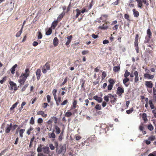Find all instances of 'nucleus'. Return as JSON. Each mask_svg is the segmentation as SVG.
Listing matches in <instances>:
<instances>
[{
  "instance_id": "f257e3e1",
  "label": "nucleus",
  "mask_w": 156,
  "mask_h": 156,
  "mask_svg": "<svg viewBox=\"0 0 156 156\" xmlns=\"http://www.w3.org/2000/svg\"><path fill=\"white\" fill-rule=\"evenodd\" d=\"M43 145L40 144L38 145L37 149V151L38 153L41 152L42 151L44 154L48 155V156H52L54 153L53 152H50L49 147L48 146H44L43 147Z\"/></svg>"
},
{
  "instance_id": "f03ea898",
  "label": "nucleus",
  "mask_w": 156,
  "mask_h": 156,
  "mask_svg": "<svg viewBox=\"0 0 156 156\" xmlns=\"http://www.w3.org/2000/svg\"><path fill=\"white\" fill-rule=\"evenodd\" d=\"M66 150V145L65 144L63 145H60L56 149V152L58 154L63 153L64 154Z\"/></svg>"
},
{
  "instance_id": "7ed1b4c3",
  "label": "nucleus",
  "mask_w": 156,
  "mask_h": 156,
  "mask_svg": "<svg viewBox=\"0 0 156 156\" xmlns=\"http://www.w3.org/2000/svg\"><path fill=\"white\" fill-rule=\"evenodd\" d=\"M140 38L139 37V35L138 34H136V35L135 39L134 41V47L136 52L137 53L139 52V47L138 46V42L139 40L140 39Z\"/></svg>"
},
{
  "instance_id": "20e7f679",
  "label": "nucleus",
  "mask_w": 156,
  "mask_h": 156,
  "mask_svg": "<svg viewBox=\"0 0 156 156\" xmlns=\"http://www.w3.org/2000/svg\"><path fill=\"white\" fill-rule=\"evenodd\" d=\"M147 37L146 36L145 37V40L144 41V43H148L150 41L151 37L152 36V33L150 29H148L147 31Z\"/></svg>"
},
{
  "instance_id": "39448f33",
  "label": "nucleus",
  "mask_w": 156,
  "mask_h": 156,
  "mask_svg": "<svg viewBox=\"0 0 156 156\" xmlns=\"http://www.w3.org/2000/svg\"><path fill=\"white\" fill-rule=\"evenodd\" d=\"M50 69V65L49 62H47L44 65L42 69V71L43 73H46L47 72V70H49Z\"/></svg>"
},
{
  "instance_id": "423d86ee",
  "label": "nucleus",
  "mask_w": 156,
  "mask_h": 156,
  "mask_svg": "<svg viewBox=\"0 0 156 156\" xmlns=\"http://www.w3.org/2000/svg\"><path fill=\"white\" fill-rule=\"evenodd\" d=\"M26 79L23 77L22 75H21L20 77V79L18 80V81L20 83L19 87H21L23 85L25 81L26 80Z\"/></svg>"
},
{
  "instance_id": "0eeeda50",
  "label": "nucleus",
  "mask_w": 156,
  "mask_h": 156,
  "mask_svg": "<svg viewBox=\"0 0 156 156\" xmlns=\"http://www.w3.org/2000/svg\"><path fill=\"white\" fill-rule=\"evenodd\" d=\"M149 71V70L146 69L145 71L147 73H145L144 75V78H147L148 79H152L154 77V75H151L148 74L149 72H147V71Z\"/></svg>"
},
{
  "instance_id": "6e6552de",
  "label": "nucleus",
  "mask_w": 156,
  "mask_h": 156,
  "mask_svg": "<svg viewBox=\"0 0 156 156\" xmlns=\"http://www.w3.org/2000/svg\"><path fill=\"white\" fill-rule=\"evenodd\" d=\"M117 94L119 97H122V94L124 93V89L123 88L121 87H118L117 89Z\"/></svg>"
},
{
  "instance_id": "1a4fd4ad",
  "label": "nucleus",
  "mask_w": 156,
  "mask_h": 156,
  "mask_svg": "<svg viewBox=\"0 0 156 156\" xmlns=\"http://www.w3.org/2000/svg\"><path fill=\"white\" fill-rule=\"evenodd\" d=\"M9 84L11 86L10 90H12L13 89L14 91H16L17 89L18 88L16 86V84L13 81H11L9 82Z\"/></svg>"
},
{
  "instance_id": "9d476101",
  "label": "nucleus",
  "mask_w": 156,
  "mask_h": 156,
  "mask_svg": "<svg viewBox=\"0 0 156 156\" xmlns=\"http://www.w3.org/2000/svg\"><path fill=\"white\" fill-rule=\"evenodd\" d=\"M30 71L29 68H27L25 70V73L22 74L23 77L27 79L28 77L29 76Z\"/></svg>"
},
{
  "instance_id": "9b49d317",
  "label": "nucleus",
  "mask_w": 156,
  "mask_h": 156,
  "mask_svg": "<svg viewBox=\"0 0 156 156\" xmlns=\"http://www.w3.org/2000/svg\"><path fill=\"white\" fill-rule=\"evenodd\" d=\"M12 126V123H10L9 125L8 124L5 128V133H9L11 129Z\"/></svg>"
},
{
  "instance_id": "f8f14e48",
  "label": "nucleus",
  "mask_w": 156,
  "mask_h": 156,
  "mask_svg": "<svg viewBox=\"0 0 156 156\" xmlns=\"http://www.w3.org/2000/svg\"><path fill=\"white\" fill-rule=\"evenodd\" d=\"M108 17V16L107 15H102L100 18V19L102 20L103 22H105L106 24H107L108 23V22H106V21Z\"/></svg>"
},
{
  "instance_id": "ddd939ff",
  "label": "nucleus",
  "mask_w": 156,
  "mask_h": 156,
  "mask_svg": "<svg viewBox=\"0 0 156 156\" xmlns=\"http://www.w3.org/2000/svg\"><path fill=\"white\" fill-rule=\"evenodd\" d=\"M145 85L147 87L151 88L153 84L151 81H146L145 82Z\"/></svg>"
},
{
  "instance_id": "4468645a",
  "label": "nucleus",
  "mask_w": 156,
  "mask_h": 156,
  "mask_svg": "<svg viewBox=\"0 0 156 156\" xmlns=\"http://www.w3.org/2000/svg\"><path fill=\"white\" fill-rule=\"evenodd\" d=\"M41 70L40 69H37L36 72V75L37 78V80H39L41 76Z\"/></svg>"
},
{
  "instance_id": "2eb2a0df",
  "label": "nucleus",
  "mask_w": 156,
  "mask_h": 156,
  "mask_svg": "<svg viewBox=\"0 0 156 156\" xmlns=\"http://www.w3.org/2000/svg\"><path fill=\"white\" fill-rule=\"evenodd\" d=\"M139 129L140 131H142L143 134L144 135L146 134V131L144 130V127L143 126V124H141L139 126Z\"/></svg>"
},
{
  "instance_id": "dca6fc26",
  "label": "nucleus",
  "mask_w": 156,
  "mask_h": 156,
  "mask_svg": "<svg viewBox=\"0 0 156 156\" xmlns=\"http://www.w3.org/2000/svg\"><path fill=\"white\" fill-rule=\"evenodd\" d=\"M48 135L49 138L52 139V140L54 141L55 140L56 135L53 132L49 133L48 134Z\"/></svg>"
},
{
  "instance_id": "f3484780",
  "label": "nucleus",
  "mask_w": 156,
  "mask_h": 156,
  "mask_svg": "<svg viewBox=\"0 0 156 156\" xmlns=\"http://www.w3.org/2000/svg\"><path fill=\"white\" fill-rule=\"evenodd\" d=\"M37 115H41L44 118H46L47 116V114L44 113V112L42 111L38 112H37Z\"/></svg>"
},
{
  "instance_id": "a211bd4d",
  "label": "nucleus",
  "mask_w": 156,
  "mask_h": 156,
  "mask_svg": "<svg viewBox=\"0 0 156 156\" xmlns=\"http://www.w3.org/2000/svg\"><path fill=\"white\" fill-rule=\"evenodd\" d=\"M134 75L135 76V78L134 79L135 82H138L139 80L138 72L137 71H135L134 73Z\"/></svg>"
},
{
  "instance_id": "6ab92c4d",
  "label": "nucleus",
  "mask_w": 156,
  "mask_h": 156,
  "mask_svg": "<svg viewBox=\"0 0 156 156\" xmlns=\"http://www.w3.org/2000/svg\"><path fill=\"white\" fill-rule=\"evenodd\" d=\"M93 99L96 100L99 103H100L102 101V98H101L99 97L97 95L94 96L93 97Z\"/></svg>"
},
{
  "instance_id": "aec40b11",
  "label": "nucleus",
  "mask_w": 156,
  "mask_h": 156,
  "mask_svg": "<svg viewBox=\"0 0 156 156\" xmlns=\"http://www.w3.org/2000/svg\"><path fill=\"white\" fill-rule=\"evenodd\" d=\"M73 36L72 35H70L67 37V41L65 44L66 46H68L70 43L72 38Z\"/></svg>"
},
{
  "instance_id": "412c9836",
  "label": "nucleus",
  "mask_w": 156,
  "mask_h": 156,
  "mask_svg": "<svg viewBox=\"0 0 156 156\" xmlns=\"http://www.w3.org/2000/svg\"><path fill=\"white\" fill-rule=\"evenodd\" d=\"M133 14L134 16L136 17H138L139 15V13L138 11L136 10L135 9H133Z\"/></svg>"
},
{
  "instance_id": "4be33fe9",
  "label": "nucleus",
  "mask_w": 156,
  "mask_h": 156,
  "mask_svg": "<svg viewBox=\"0 0 156 156\" xmlns=\"http://www.w3.org/2000/svg\"><path fill=\"white\" fill-rule=\"evenodd\" d=\"M129 81V79L128 78H125L123 80V82L124 85L126 87H128L129 85L127 83Z\"/></svg>"
},
{
  "instance_id": "5701e85b",
  "label": "nucleus",
  "mask_w": 156,
  "mask_h": 156,
  "mask_svg": "<svg viewBox=\"0 0 156 156\" xmlns=\"http://www.w3.org/2000/svg\"><path fill=\"white\" fill-rule=\"evenodd\" d=\"M137 3V6L138 7L140 8H142V7L143 5L142 3V2L141 0H135Z\"/></svg>"
},
{
  "instance_id": "b1692460",
  "label": "nucleus",
  "mask_w": 156,
  "mask_h": 156,
  "mask_svg": "<svg viewBox=\"0 0 156 156\" xmlns=\"http://www.w3.org/2000/svg\"><path fill=\"white\" fill-rule=\"evenodd\" d=\"M96 138L94 135H92L90 137L88 138V140L89 141H90L91 142H94L96 140Z\"/></svg>"
},
{
  "instance_id": "393cba45",
  "label": "nucleus",
  "mask_w": 156,
  "mask_h": 156,
  "mask_svg": "<svg viewBox=\"0 0 156 156\" xmlns=\"http://www.w3.org/2000/svg\"><path fill=\"white\" fill-rule=\"evenodd\" d=\"M55 129V133L56 134H58L61 132V129L57 125L54 126Z\"/></svg>"
},
{
  "instance_id": "a878e982",
  "label": "nucleus",
  "mask_w": 156,
  "mask_h": 156,
  "mask_svg": "<svg viewBox=\"0 0 156 156\" xmlns=\"http://www.w3.org/2000/svg\"><path fill=\"white\" fill-rule=\"evenodd\" d=\"M58 22L59 21L57 20H56L54 21L51 24V27L53 29H54L56 27Z\"/></svg>"
},
{
  "instance_id": "bb28decb",
  "label": "nucleus",
  "mask_w": 156,
  "mask_h": 156,
  "mask_svg": "<svg viewBox=\"0 0 156 156\" xmlns=\"http://www.w3.org/2000/svg\"><path fill=\"white\" fill-rule=\"evenodd\" d=\"M58 40L57 37L54 38L53 40V44L54 46H57L58 45Z\"/></svg>"
},
{
  "instance_id": "cd10ccee",
  "label": "nucleus",
  "mask_w": 156,
  "mask_h": 156,
  "mask_svg": "<svg viewBox=\"0 0 156 156\" xmlns=\"http://www.w3.org/2000/svg\"><path fill=\"white\" fill-rule=\"evenodd\" d=\"M17 65L16 64H15L12 67L11 69V73L13 74L15 73V69L17 67Z\"/></svg>"
},
{
  "instance_id": "c85d7f7f",
  "label": "nucleus",
  "mask_w": 156,
  "mask_h": 156,
  "mask_svg": "<svg viewBox=\"0 0 156 156\" xmlns=\"http://www.w3.org/2000/svg\"><path fill=\"white\" fill-rule=\"evenodd\" d=\"M120 67L119 66H115L113 67V70L114 72L116 73L119 71Z\"/></svg>"
},
{
  "instance_id": "c756f323",
  "label": "nucleus",
  "mask_w": 156,
  "mask_h": 156,
  "mask_svg": "<svg viewBox=\"0 0 156 156\" xmlns=\"http://www.w3.org/2000/svg\"><path fill=\"white\" fill-rule=\"evenodd\" d=\"M65 15V13L64 12H62L61 14H60L58 16L57 19V20L58 21H59L63 17V16Z\"/></svg>"
},
{
  "instance_id": "7c9ffc66",
  "label": "nucleus",
  "mask_w": 156,
  "mask_h": 156,
  "mask_svg": "<svg viewBox=\"0 0 156 156\" xmlns=\"http://www.w3.org/2000/svg\"><path fill=\"white\" fill-rule=\"evenodd\" d=\"M75 11L76 12V15L75 16V18H77L79 16L80 14V10L78 9H76Z\"/></svg>"
},
{
  "instance_id": "2f4dec72",
  "label": "nucleus",
  "mask_w": 156,
  "mask_h": 156,
  "mask_svg": "<svg viewBox=\"0 0 156 156\" xmlns=\"http://www.w3.org/2000/svg\"><path fill=\"white\" fill-rule=\"evenodd\" d=\"M80 83H82L81 86V87L83 88L84 89L85 88L84 87V85L85 82V80L83 79H80Z\"/></svg>"
},
{
  "instance_id": "473e14b6",
  "label": "nucleus",
  "mask_w": 156,
  "mask_h": 156,
  "mask_svg": "<svg viewBox=\"0 0 156 156\" xmlns=\"http://www.w3.org/2000/svg\"><path fill=\"white\" fill-rule=\"evenodd\" d=\"M108 82L109 83V84L112 85L113 86L115 82V81L114 79L111 78H110L108 80Z\"/></svg>"
},
{
  "instance_id": "72a5a7b5",
  "label": "nucleus",
  "mask_w": 156,
  "mask_h": 156,
  "mask_svg": "<svg viewBox=\"0 0 156 156\" xmlns=\"http://www.w3.org/2000/svg\"><path fill=\"white\" fill-rule=\"evenodd\" d=\"M25 131V130L24 129H21L19 131L20 136L22 138L23 137V134Z\"/></svg>"
},
{
  "instance_id": "f704fd0d",
  "label": "nucleus",
  "mask_w": 156,
  "mask_h": 156,
  "mask_svg": "<svg viewBox=\"0 0 156 156\" xmlns=\"http://www.w3.org/2000/svg\"><path fill=\"white\" fill-rule=\"evenodd\" d=\"M43 119L41 118H38L37 120V122L39 124V126H41V124L43 122Z\"/></svg>"
},
{
  "instance_id": "c9c22d12",
  "label": "nucleus",
  "mask_w": 156,
  "mask_h": 156,
  "mask_svg": "<svg viewBox=\"0 0 156 156\" xmlns=\"http://www.w3.org/2000/svg\"><path fill=\"white\" fill-rule=\"evenodd\" d=\"M19 103L18 101L16 102L15 104H14L10 108V110H13L15 107H16L17 105Z\"/></svg>"
},
{
  "instance_id": "e433bc0d",
  "label": "nucleus",
  "mask_w": 156,
  "mask_h": 156,
  "mask_svg": "<svg viewBox=\"0 0 156 156\" xmlns=\"http://www.w3.org/2000/svg\"><path fill=\"white\" fill-rule=\"evenodd\" d=\"M22 30L23 28H21L20 30L16 34V37H19L20 36L22 33Z\"/></svg>"
},
{
  "instance_id": "4c0bfd02",
  "label": "nucleus",
  "mask_w": 156,
  "mask_h": 156,
  "mask_svg": "<svg viewBox=\"0 0 156 156\" xmlns=\"http://www.w3.org/2000/svg\"><path fill=\"white\" fill-rule=\"evenodd\" d=\"M94 108L97 110H100L101 109V106L99 104H97L94 107Z\"/></svg>"
},
{
  "instance_id": "58836bf2",
  "label": "nucleus",
  "mask_w": 156,
  "mask_h": 156,
  "mask_svg": "<svg viewBox=\"0 0 156 156\" xmlns=\"http://www.w3.org/2000/svg\"><path fill=\"white\" fill-rule=\"evenodd\" d=\"M99 27L101 29L105 30L107 29L108 28V26H107L106 24H103Z\"/></svg>"
},
{
  "instance_id": "ea45409f",
  "label": "nucleus",
  "mask_w": 156,
  "mask_h": 156,
  "mask_svg": "<svg viewBox=\"0 0 156 156\" xmlns=\"http://www.w3.org/2000/svg\"><path fill=\"white\" fill-rule=\"evenodd\" d=\"M147 128L150 131H152L154 129V127L151 124L148 125L147 126Z\"/></svg>"
},
{
  "instance_id": "a19ab883",
  "label": "nucleus",
  "mask_w": 156,
  "mask_h": 156,
  "mask_svg": "<svg viewBox=\"0 0 156 156\" xmlns=\"http://www.w3.org/2000/svg\"><path fill=\"white\" fill-rule=\"evenodd\" d=\"M34 129V128L32 127H30V128L28 129L27 131V133L28 135H29L30 133Z\"/></svg>"
},
{
  "instance_id": "79ce46f5",
  "label": "nucleus",
  "mask_w": 156,
  "mask_h": 156,
  "mask_svg": "<svg viewBox=\"0 0 156 156\" xmlns=\"http://www.w3.org/2000/svg\"><path fill=\"white\" fill-rule=\"evenodd\" d=\"M41 43V41L40 40H38V42L36 41L33 42L32 44L35 47L37 46L38 44H40Z\"/></svg>"
},
{
  "instance_id": "37998d69",
  "label": "nucleus",
  "mask_w": 156,
  "mask_h": 156,
  "mask_svg": "<svg viewBox=\"0 0 156 156\" xmlns=\"http://www.w3.org/2000/svg\"><path fill=\"white\" fill-rule=\"evenodd\" d=\"M38 34L37 38L38 39H41L42 37V35L41 32L40 31H38L37 32Z\"/></svg>"
},
{
  "instance_id": "c03bdc74",
  "label": "nucleus",
  "mask_w": 156,
  "mask_h": 156,
  "mask_svg": "<svg viewBox=\"0 0 156 156\" xmlns=\"http://www.w3.org/2000/svg\"><path fill=\"white\" fill-rule=\"evenodd\" d=\"M52 33V30L51 28H50L46 32V34L47 35H49L51 34Z\"/></svg>"
},
{
  "instance_id": "a18cd8bd",
  "label": "nucleus",
  "mask_w": 156,
  "mask_h": 156,
  "mask_svg": "<svg viewBox=\"0 0 156 156\" xmlns=\"http://www.w3.org/2000/svg\"><path fill=\"white\" fill-rule=\"evenodd\" d=\"M130 75V73L128 70H126L125 73L124 74V76L125 78H128L127 77Z\"/></svg>"
},
{
  "instance_id": "49530a36",
  "label": "nucleus",
  "mask_w": 156,
  "mask_h": 156,
  "mask_svg": "<svg viewBox=\"0 0 156 156\" xmlns=\"http://www.w3.org/2000/svg\"><path fill=\"white\" fill-rule=\"evenodd\" d=\"M155 136L152 135L148 137V140L151 141H153L155 140Z\"/></svg>"
},
{
  "instance_id": "de8ad7c7",
  "label": "nucleus",
  "mask_w": 156,
  "mask_h": 156,
  "mask_svg": "<svg viewBox=\"0 0 156 156\" xmlns=\"http://www.w3.org/2000/svg\"><path fill=\"white\" fill-rule=\"evenodd\" d=\"M133 108H130L129 110H127L126 111V113L127 114H129L131 113L133 111Z\"/></svg>"
},
{
  "instance_id": "09e8293b",
  "label": "nucleus",
  "mask_w": 156,
  "mask_h": 156,
  "mask_svg": "<svg viewBox=\"0 0 156 156\" xmlns=\"http://www.w3.org/2000/svg\"><path fill=\"white\" fill-rule=\"evenodd\" d=\"M119 26V25L116 24L115 26H114L112 27V29L114 30H115L116 31H117L118 29Z\"/></svg>"
},
{
  "instance_id": "8fccbe9b",
  "label": "nucleus",
  "mask_w": 156,
  "mask_h": 156,
  "mask_svg": "<svg viewBox=\"0 0 156 156\" xmlns=\"http://www.w3.org/2000/svg\"><path fill=\"white\" fill-rule=\"evenodd\" d=\"M124 16L125 19L129 21H130L129 19L130 17L129 15L126 14L124 15Z\"/></svg>"
},
{
  "instance_id": "3c124183",
  "label": "nucleus",
  "mask_w": 156,
  "mask_h": 156,
  "mask_svg": "<svg viewBox=\"0 0 156 156\" xmlns=\"http://www.w3.org/2000/svg\"><path fill=\"white\" fill-rule=\"evenodd\" d=\"M142 118L144 121H146V120L147 119V115L146 113H144L143 114Z\"/></svg>"
},
{
  "instance_id": "603ef678",
  "label": "nucleus",
  "mask_w": 156,
  "mask_h": 156,
  "mask_svg": "<svg viewBox=\"0 0 156 156\" xmlns=\"http://www.w3.org/2000/svg\"><path fill=\"white\" fill-rule=\"evenodd\" d=\"M68 102V100L67 99H66L61 104V105H64L67 104Z\"/></svg>"
},
{
  "instance_id": "864d4df0",
  "label": "nucleus",
  "mask_w": 156,
  "mask_h": 156,
  "mask_svg": "<svg viewBox=\"0 0 156 156\" xmlns=\"http://www.w3.org/2000/svg\"><path fill=\"white\" fill-rule=\"evenodd\" d=\"M52 119L54 120V122L55 124H56L58 122V119L55 116H53L51 117Z\"/></svg>"
},
{
  "instance_id": "5fc2aeb1",
  "label": "nucleus",
  "mask_w": 156,
  "mask_h": 156,
  "mask_svg": "<svg viewBox=\"0 0 156 156\" xmlns=\"http://www.w3.org/2000/svg\"><path fill=\"white\" fill-rule=\"evenodd\" d=\"M7 77L6 76L4 77L0 81V83L1 84H3V83L6 80Z\"/></svg>"
},
{
  "instance_id": "6e6d98bb",
  "label": "nucleus",
  "mask_w": 156,
  "mask_h": 156,
  "mask_svg": "<svg viewBox=\"0 0 156 156\" xmlns=\"http://www.w3.org/2000/svg\"><path fill=\"white\" fill-rule=\"evenodd\" d=\"M68 78L67 77H66L64 80V81L61 84V86L64 85L65 83H66L68 80Z\"/></svg>"
},
{
  "instance_id": "4d7b16f0",
  "label": "nucleus",
  "mask_w": 156,
  "mask_h": 156,
  "mask_svg": "<svg viewBox=\"0 0 156 156\" xmlns=\"http://www.w3.org/2000/svg\"><path fill=\"white\" fill-rule=\"evenodd\" d=\"M30 124L32 125H34V118L33 117H32L31 118L30 120Z\"/></svg>"
},
{
  "instance_id": "13d9d810",
  "label": "nucleus",
  "mask_w": 156,
  "mask_h": 156,
  "mask_svg": "<svg viewBox=\"0 0 156 156\" xmlns=\"http://www.w3.org/2000/svg\"><path fill=\"white\" fill-rule=\"evenodd\" d=\"M28 84H26L22 88V89H21V91L22 92H23V91H24L28 87Z\"/></svg>"
},
{
  "instance_id": "bf43d9fd",
  "label": "nucleus",
  "mask_w": 156,
  "mask_h": 156,
  "mask_svg": "<svg viewBox=\"0 0 156 156\" xmlns=\"http://www.w3.org/2000/svg\"><path fill=\"white\" fill-rule=\"evenodd\" d=\"M72 114V113L70 112H67L65 114V116L67 117H69Z\"/></svg>"
},
{
  "instance_id": "052dcab7",
  "label": "nucleus",
  "mask_w": 156,
  "mask_h": 156,
  "mask_svg": "<svg viewBox=\"0 0 156 156\" xmlns=\"http://www.w3.org/2000/svg\"><path fill=\"white\" fill-rule=\"evenodd\" d=\"M49 146L50 149L52 150H54L55 149V146L52 144H49Z\"/></svg>"
},
{
  "instance_id": "680f3d73",
  "label": "nucleus",
  "mask_w": 156,
  "mask_h": 156,
  "mask_svg": "<svg viewBox=\"0 0 156 156\" xmlns=\"http://www.w3.org/2000/svg\"><path fill=\"white\" fill-rule=\"evenodd\" d=\"M106 76V73L104 71L102 73V78L103 79H104Z\"/></svg>"
},
{
  "instance_id": "e2e57ef3",
  "label": "nucleus",
  "mask_w": 156,
  "mask_h": 156,
  "mask_svg": "<svg viewBox=\"0 0 156 156\" xmlns=\"http://www.w3.org/2000/svg\"><path fill=\"white\" fill-rule=\"evenodd\" d=\"M77 104V101L75 100L73 102V108H76V106Z\"/></svg>"
},
{
  "instance_id": "0e129e2a",
  "label": "nucleus",
  "mask_w": 156,
  "mask_h": 156,
  "mask_svg": "<svg viewBox=\"0 0 156 156\" xmlns=\"http://www.w3.org/2000/svg\"><path fill=\"white\" fill-rule=\"evenodd\" d=\"M104 98L105 100L107 102H108L109 101V96L108 95V96H105L104 97Z\"/></svg>"
},
{
  "instance_id": "69168bd1",
  "label": "nucleus",
  "mask_w": 156,
  "mask_h": 156,
  "mask_svg": "<svg viewBox=\"0 0 156 156\" xmlns=\"http://www.w3.org/2000/svg\"><path fill=\"white\" fill-rule=\"evenodd\" d=\"M89 53V51L88 50H84L82 51V54L83 55H86Z\"/></svg>"
},
{
  "instance_id": "338daca9",
  "label": "nucleus",
  "mask_w": 156,
  "mask_h": 156,
  "mask_svg": "<svg viewBox=\"0 0 156 156\" xmlns=\"http://www.w3.org/2000/svg\"><path fill=\"white\" fill-rule=\"evenodd\" d=\"M47 101L48 103H49L51 100V97L49 95H47Z\"/></svg>"
},
{
  "instance_id": "774afa93",
  "label": "nucleus",
  "mask_w": 156,
  "mask_h": 156,
  "mask_svg": "<svg viewBox=\"0 0 156 156\" xmlns=\"http://www.w3.org/2000/svg\"><path fill=\"white\" fill-rule=\"evenodd\" d=\"M113 86L110 84H109L108 86V89L109 90H111L113 87Z\"/></svg>"
}]
</instances>
